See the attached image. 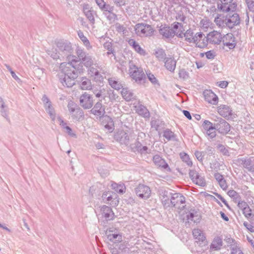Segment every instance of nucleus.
<instances>
[{"mask_svg":"<svg viewBox=\"0 0 254 254\" xmlns=\"http://www.w3.org/2000/svg\"><path fill=\"white\" fill-rule=\"evenodd\" d=\"M229 11H223L218 14L214 19V22L219 27H228L232 28L240 23V18L237 13L230 15Z\"/></svg>","mask_w":254,"mask_h":254,"instance_id":"nucleus-1","label":"nucleus"},{"mask_svg":"<svg viewBox=\"0 0 254 254\" xmlns=\"http://www.w3.org/2000/svg\"><path fill=\"white\" fill-rule=\"evenodd\" d=\"M61 68L64 73V78L65 85L68 87H71L74 84V80L77 77L75 67L70 63L62 64Z\"/></svg>","mask_w":254,"mask_h":254,"instance_id":"nucleus-2","label":"nucleus"},{"mask_svg":"<svg viewBox=\"0 0 254 254\" xmlns=\"http://www.w3.org/2000/svg\"><path fill=\"white\" fill-rule=\"evenodd\" d=\"M134 31L138 36L149 37L153 35L155 30L151 25L140 23L134 26Z\"/></svg>","mask_w":254,"mask_h":254,"instance_id":"nucleus-3","label":"nucleus"},{"mask_svg":"<svg viewBox=\"0 0 254 254\" xmlns=\"http://www.w3.org/2000/svg\"><path fill=\"white\" fill-rule=\"evenodd\" d=\"M128 74L135 82H140L145 78L143 69L133 64L129 66Z\"/></svg>","mask_w":254,"mask_h":254,"instance_id":"nucleus-4","label":"nucleus"},{"mask_svg":"<svg viewBox=\"0 0 254 254\" xmlns=\"http://www.w3.org/2000/svg\"><path fill=\"white\" fill-rule=\"evenodd\" d=\"M102 198L104 202L107 204L117 205L119 202V198L118 195L111 190L104 191L102 195Z\"/></svg>","mask_w":254,"mask_h":254,"instance_id":"nucleus-5","label":"nucleus"},{"mask_svg":"<svg viewBox=\"0 0 254 254\" xmlns=\"http://www.w3.org/2000/svg\"><path fill=\"white\" fill-rule=\"evenodd\" d=\"M172 204L177 209L179 212L182 211L185 206V198L181 193L174 194L171 199Z\"/></svg>","mask_w":254,"mask_h":254,"instance_id":"nucleus-6","label":"nucleus"},{"mask_svg":"<svg viewBox=\"0 0 254 254\" xmlns=\"http://www.w3.org/2000/svg\"><path fill=\"white\" fill-rule=\"evenodd\" d=\"M193 44L197 47L204 48L208 45L207 38L202 32H196L193 36Z\"/></svg>","mask_w":254,"mask_h":254,"instance_id":"nucleus-7","label":"nucleus"},{"mask_svg":"<svg viewBox=\"0 0 254 254\" xmlns=\"http://www.w3.org/2000/svg\"><path fill=\"white\" fill-rule=\"evenodd\" d=\"M223 35L220 31L213 30L207 34L206 38L210 44L218 45L221 44Z\"/></svg>","mask_w":254,"mask_h":254,"instance_id":"nucleus-8","label":"nucleus"},{"mask_svg":"<svg viewBox=\"0 0 254 254\" xmlns=\"http://www.w3.org/2000/svg\"><path fill=\"white\" fill-rule=\"evenodd\" d=\"M94 101L92 95L84 93L79 97V104L84 109H89L92 107Z\"/></svg>","mask_w":254,"mask_h":254,"instance_id":"nucleus-9","label":"nucleus"},{"mask_svg":"<svg viewBox=\"0 0 254 254\" xmlns=\"http://www.w3.org/2000/svg\"><path fill=\"white\" fill-rule=\"evenodd\" d=\"M221 43L223 44V48L231 50L235 47L236 42L235 38L232 33H227L225 35H223Z\"/></svg>","mask_w":254,"mask_h":254,"instance_id":"nucleus-10","label":"nucleus"},{"mask_svg":"<svg viewBox=\"0 0 254 254\" xmlns=\"http://www.w3.org/2000/svg\"><path fill=\"white\" fill-rule=\"evenodd\" d=\"M218 4V9L222 11H234L236 9L237 4L233 2V0H219Z\"/></svg>","mask_w":254,"mask_h":254,"instance_id":"nucleus-11","label":"nucleus"},{"mask_svg":"<svg viewBox=\"0 0 254 254\" xmlns=\"http://www.w3.org/2000/svg\"><path fill=\"white\" fill-rule=\"evenodd\" d=\"M136 194L140 198L147 199L151 195L150 188L144 185H139L135 189Z\"/></svg>","mask_w":254,"mask_h":254,"instance_id":"nucleus-12","label":"nucleus"},{"mask_svg":"<svg viewBox=\"0 0 254 254\" xmlns=\"http://www.w3.org/2000/svg\"><path fill=\"white\" fill-rule=\"evenodd\" d=\"M172 31L173 36L175 34L180 38H182L185 29L182 23L179 22H174L172 24Z\"/></svg>","mask_w":254,"mask_h":254,"instance_id":"nucleus-13","label":"nucleus"},{"mask_svg":"<svg viewBox=\"0 0 254 254\" xmlns=\"http://www.w3.org/2000/svg\"><path fill=\"white\" fill-rule=\"evenodd\" d=\"M238 207L242 210L243 214L247 218H250L253 216V211L244 201H239L238 204Z\"/></svg>","mask_w":254,"mask_h":254,"instance_id":"nucleus-14","label":"nucleus"},{"mask_svg":"<svg viewBox=\"0 0 254 254\" xmlns=\"http://www.w3.org/2000/svg\"><path fill=\"white\" fill-rule=\"evenodd\" d=\"M205 100L208 103L216 105L218 102V98L216 95L210 90H205L203 92Z\"/></svg>","mask_w":254,"mask_h":254,"instance_id":"nucleus-15","label":"nucleus"},{"mask_svg":"<svg viewBox=\"0 0 254 254\" xmlns=\"http://www.w3.org/2000/svg\"><path fill=\"white\" fill-rule=\"evenodd\" d=\"M102 124L109 132H112L114 129V123L113 120L108 116H106L103 118Z\"/></svg>","mask_w":254,"mask_h":254,"instance_id":"nucleus-16","label":"nucleus"},{"mask_svg":"<svg viewBox=\"0 0 254 254\" xmlns=\"http://www.w3.org/2000/svg\"><path fill=\"white\" fill-rule=\"evenodd\" d=\"M153 161L155 164L158 167L170 170V169L165 160L162 158V157L159 155H155L153 158Z\"/></svg>","mask_w":254,"mask_h":254,"instance_id":"nucleus-17","label":"nucleus"},{"mask_svg":"<svg viewBox=\"0 0 254 254\" xmlns=\"http://www.w3.org/2000/svg\"><path fill=\"white\" fill-rule=\"evenodd\" d=\"M128 43L136 53L142 56L146 55V52L145 50L141 48L139 44L136 42L134 39H129L128 41Z\"/></svg>","mask_w":254,"mask_h":254,"instance_id":"nucleus-18","label":"nucleus"},{"mask_svg":"<svg viewBox=\"0 0 254 254\" xmlns=\"http://www.w3.org/2000/svg\"><path fill=\"white\" fill-rule=\"evenodd\" d=\"M194 210H189L184 208L182 211H179V214L183 219L192 220L195 214Z\"/></svg>","mask_w":254,"mask_h":254,"instance_id":"nucleus-19","label":"nucleus"},{"mask_svg":"<svg viewBox=\"0 0 254 254\" xmlns=\"http://www.w3.org/2000/svg\"><path fill=\"white\" fill-rule=\"evenodd\" d=\"M192 235L196 242L200 243L206 240V237L202 231L198 229H194L192 231Z\"/></svg>","mask_w":254,"mask_h":254,"instance_id":"nucleus-20","label":"nucleus"},{"mask_svg":"<svg viewBox=\"0 0 254 254\" xmlns=\"http://www.w3.org/2000/svg\"><path fill=\"white\" fill-rule=\"evenodd\" d=\"M218 113L225 118L229 117L231 115L230 108L225 105H220L217 108Z\"/></svg>","mask_w":254,"mask_h":254,"instance_id":"nucleus-21","label":"nucleus"},{"mask_svg":"<svg viewBox=\"0 0 254 254\" xmlns=\"http://www.w3.org/2000/svg\"><path fill=\"white\" fill-rule=\"evenodd\" d=\"M92 114L96 116H100L105 112V110L103 107L101 102L96 103L94 107L91 110Z\"/></svg>","mask_w":254,"mask_h":254,"instance_id":"nucleus-22","label":"nucleus"},{"mask_svg":"<svg viewBox=\"0 0 254 254\" xmlns=\"http://www.w3.org/2000/svg\"><path fill=\"white\" fill-rule=\"evenodd\" d=\"M176 61L173 58H168L166 59L165 65L166 67L170 71H174L175 69Z\"/></svg>","mask_w":254,"mask_h":254,"instance_id":"nucleus-23","label":"nucleus"},{"mask_svg":"<svg viewBox=\"0 0 254 254\" xmlns=\"http://www.w3.org/2000/svg\"><path fill=\"white\" fill-rule=\"evenodd\" d=\"M160 34L166 38H169L173 36V33L172 30L168 26L160 27L159 29Z\"/></svg>","mask_w":254,"mask_h":254,"instance_id":"nucleus-24","label":"nucleus"},{"mask_svg":"<svg viewBox=\"0 0 254 254\" xmlns=\"http://www.w3.org/2000/svg\"><path fill=\"white\" fill-rule=\"evenodd\" d=\"M222 246V239L219 237H217L214 239L211 246L210 249L213 250H220Z\"/></svg>","mask_w":254,"mask_h":254,"instance_id":"nucleus-25","label":"nucleus"},{"mask_svg":"<svg viewBox=\"0 0 254 254\" xmlns=\"http://www.w3.org/2000/svg\"><path fill=\"white\" fill-rule=\"evenodd\" d=\"M111 188L116 192L120 193H125L126 190V188L124 184H118L116 183L112 184Z\"/></svg>","mask_w":254,"mask_h":254,"instance_id":"nucleus-26","label":"nucleus"},{"mask_svg":"<svg viewBox=\"0 0 254 254\" xmlns=\"http://www.w3.org/2000/svg\"><path fill=\"white\" fill-rule=\"evenodd\" d=\"M193 32L191 30L188 29L184 32L182 38L184 37L187 42L190 43H193Z\"/></svg>","mask_w":254,"mask_h":254,"instance_id":"nucleus-27","label":"nucleus"},{"mask_svg":"<svg viewBox=\"0 0 254 254\" xmlns=\"http://www.w3.org/2000/svg\"><path fill=\"white\" fill-rule=\"evenodd\" d=\"M80 87L83 90H89L91 88L90 80L86 77H82L80 84Z\"/></svg>","mask_w":254,"mask_h":254,"instance_id":"nucleus-28","label":"nucleus"},{"mask_svg":"<svg viewBox=\"0 0 254 254\" xmlns=\"http://www.w3.org/2000/svg\"><path fill=\"white\" fill-rule=\"evenodd\" d=\"M103 211L104 217L106 219H112L113 218V212L110 207L105 206L103 207Z\"/></svg>","mask_w":254,"mask_h":254,"instance_id":"nucleus-29","label":"nucleus"},{"mask_svg":"<svg viewBox=\"0 0 254 254\" xmlns=\"http://www.w3.org/2000/svg\"><path fill=\"white\" fill-rule=\"evenodd\" d=\"M211 25L210 21L207 18H203L200 22V26L203 30H207Z\"/></svg>","mask_w":254,"mask_h":254,"instance_id":"nucleus-30","label":"nucleus"},{"mask_svg":"<svg viewBox=\"0 0 254 254\" xmlns=\"http://www.w3.org/2000/svg\"><path fill=\"white\" fill-rule=\"evenodd\" d=\"M123 97L127 101H130L132 98V94L126 89H123L122 90Z\"/></svg>","mask_w":254,"mask_h":254,"instance_id":"nucleus-31","label":"nucleus"},{"mask_svg":"<svg viewBox=\"0 0 254 254\" xmlns=\"http://www.w3.org/2000/svg\"><path fill=\"white\" fill-rule=\"evenodd\" d=\"M109 83L111 87L116 90H119L121 89L122 85L117 81L115 80L113 78L109 79Z\"/></svg>","mask_w":254,"mask_h":254,"instance_id":"nucleus-32","label":"nucleus"},{"mask_svg":"<svg viewBox=\"0 0 254 254\" xmlns=\"http://www.w3.org/2000/svg\"><path fill=\"white\" fill-rule=\"evenodd\" d=\"M193 181L197 185L200 186H204L206 184L205 181L204 179L196 176V178H193Z\"/></svg>","mask_w":254,"mask_h":254,"instance_id":"nucleus-33","label":"nucleus"},{"mask_svg":"<svg viewBox=\"0 0 254 254\" xmlns=\"http://www.w3.org/2000/svg\"><path fill=\"white\" fill-rule=\"evenodd\" d=\"M163 136L168 140H170L175 137L174 133L171 130L169 129H167L165 131H164Z\"/></svg>","mask_w":254,"mask_h":254,"instance_id":"nucleus-34","label":"nucleus"},{"mask_svg":"<svg viewBox=\"0 0 254 254\" xmlns=\"http://www.w3.org/2000/svg\"><path fill=\"white\" fill-rule=\"evenodd\" d=\"M78 36L80 37V39L82 41L84 44L89 48H91L90 45V43L88 40L86 38L85 36H84L82 32L78 33Z\"/></svg>","mask_w":254,"mask_h":254,"instance_id":"nucleus-35","label":"nucleus"},{"mask_svg":"<svg viewBox=\"0 0 254 254\" xmlns=\"http://www.w3.org/2000/svg\"><path fill=\"white\" fill-rule=\"evenodd\" d=\"M108 239L111 241H114L116 239L118 238L117 242H120L122 241V236L118 234H112L108 235Z\"/></svg>","mask_w":254,"mask_h":254,"instance_id":"nucleus-36","label":"nucleus"},{"mask_svg":"<svg viewBox=\"0 0 254 254\" xmlns=\"http://www.w3.org/2000/svg\"><path fill=\"white\" fill-rule=\"evenodd\" d=\"M202 127L203 129L206 131L208 129L214 127L213 124L210 122L206 120L204 121L202 124Z\"/></svg>","mask_w":254,"mask_h":254,"instance_id":"nucleus-37","label":"nucleus"},{"mask_svg":"<svg viewBox=\"0 0 254 254\" xmlns=\"http://www.w3.org/2000/svg\"><path fill=\"white\" fill-rule=\"evenodd\" d=\"M97 5L103 10H107V6L104 0H96Z\"/></svg>","mask_w":254,"mask_h":254,"instance_id":"nucleus-38","label":"nucleus"},{"mask_svg":"<svg viewBox=\"0 0 254 254\" xmlns=\"http://www.w3.org/2000/svg\"><path fill=\"white\" fill-rule=\"evenodd\" d=\"M207 134L211 138H213L216 135V131L215 127L211 128L206 130Z\"/></svg>","mask_w":254,"mask_h":254,"instance_id":"nucleus-39","label":"nucleus"},{"mask_svg":"<svg viewBox=\"0 0 254 254\" xmlns=\"http://www.w3.org/2000/svg\"><path fill=\"white\" fill-rule=\"evenodd\" d=\"M147 77L149 80L153 84H156L157 83V80L155 76L151 73H147Z\"/></svg>","mask_w":254,"mask_h":254,"instance_id":"nucleus-40","label":"nucleus"},{"mask_svg":"<svg viewBox=\"0 0 254 254\" xmlns=\"http://www.w3.org/2000/svg\"><path fill=\"white\" fill-rule=\"evenodd\" d=\"M216 84L218 86H219L220 88H225L228 86V82L226 81H221L217 82L216 83Z\"/></svg>","mask_w":254,"mask_h":254,"instance_id":"nucleus-41","label":"nucleus"},{"mask_svg":"<svg viewBox=\"0 0 254 254\" xmlns=\"http://www.w3.org/2000/svg\"><path fill=\"white\" fill-rule=\"evenodd\" d=\"M205 56L208 59H213L215 56V53L213 51H209L205 53Z\"/></svg>","mask_w":254,"mask_h":254,"instance_id":"nucleus-42","label":"nucleus"},{"mask_svg":"<svg viewBox=\"0 0 254 254\" xmlns=\"http://www.w3.org/2000/svg\"><path fill=\"white\" fill-rule=\"evenodd\" d=\"M76 114H77V115L78 116L74 115L73 116V118L79 120L80 118L83 117V113L82 110H81L80 109H78V110H76Z\"/></svg>","mask_w":254,"mask_h":254,"instance_id":"nucleus-43","label":"nucleus"},{"mask_svg":"<svg viewBox=\"0 0 254 254\" xmlns=\"http://www.w3.org/2000/svg\"><path fill=\"white\" fill-rule=\"evenodd\" d=\"M176 18L178 21H180L184 22L186 19V17L184 14L180 13V14H178L176 16Z\"/></svg>","mask_w":254,"mask_h":254,"instance_id":"nucleus-44","label":"nucleus"},{"mask_svg":"<svg viewBox=\"0 0 254 254\" xmlns=\"http://www.w3.org/2000/svg\"><path fill=\"white\" fill-rule=\"evenodd\" d=\"M221 188L223 190H226L228 186L226 181L223 179L220 182H218Z\"/></svg>","mask_w":254,"mask_h":254,"instance_id":"nucleus-45","label":"nucleus"},{"mask_svg":"<svg viewBox=\"0 0 254 254\" xmlns=\"http://www.w3.org/2000/svg\"><path fill=\"white\" fill-rule=\"evenodd\" d=\"M118 6H121L126 4V0H113Z\"/></svg>","mask_w":254,"mask_h":254,"instance_id":"nucleus-46","label":"nucleus"},{"mask_svg":"<svg viewBox=\"0 0 254 254\" xmlns=\"http://www.w3.org/2000/svg\"><path fill=\"white\" fill-rule=\"evenodd\" d=\"M231 254H244L240 249L238 248H233L231 251Z\"/></svg>","mask_w":254,"mask_h":254,"instance_id":"nucleus-47","label":"nucleus"},{"mask_svg":"<svg viewBox=\"0 0 254 254\" xmlns=\"http://www.w3.org/2000/svg\"><path fill=\"white\" fill-rule=\"evenodd\" d=\"M244 226L251 232H254V227L247 222L244 223Z\"/></svg>","mask_w":254,"mask_h":254,"instance_id":"nucleus-48","label":"nucleus"},{"mask_svg":"<svg viewBox=\"0 0 254 254\" xmlns=\"http://www.w3.org/2000/svg\"><path fill=\"white\" fill-rule=\"evenodd\" d=\"M221 126L222 127H224L226 128V131H229L230 129L229 125L226 122H223L221 124Z\"/></svg>","mask_w":254,"mask_h":254,"instance_id":"nucleus-49","label":"nucleus"},{"mask_svg":"<svg viewBox=\"0 0 254 254\" xmlns=\"http://www.w3.org/2000/svg\"><path fill=\"white\" fill-rule=\"evenodd\" d=\"M214 176L218 182H220L223 179H224L223 176L219 173H216Z\"/></svg>","mask_w":254,"mask_h":254,"instance_id":"nucleus-50","label":"nucleus"},{"mask_svg":"<svg viewBox=\"0 0 254 254\" xmlns=\"http://www.w3.org/2000/svg\"><path fill=\"white\" fill-rule=\"evenodd\" d=\"M246 3L249 7H253L254 6V2L253 0H246Z\"/></svg>","mask_w":254,"mask_h":254,"instance_id":"nucleus-51","label":"nucleus"},{"mask_svg":"<svg viewBox=\"0 0 254 254\" xmlns=\"http://www.w3.org/2000/svg\"><path fill=\"white\" fill-rule=\"evenodd\" d=\"M105 47H107L108 49L109 50V52H108V54H110L111 53H113V51L112 50V48L111 49V50H110L109 49V47H110L111 48V44L110 43H106L105 44Z\"/></svg>","mask_w":254,"mask_h":254,"instance_id":"nucleus-52","label":"nucleus"},{"mask_svg":"<svg viewBox=\"0 0 254 254\" xmlns=\"http://www.w3.org/2000/svg\"><path fill=\"white\" fill-rule=\"evenodd\" d=\"M183 113H184V115L188 119H189V120H191V115H190V112L189 111L184 110V111H183Z\"/></svg>","mask_w":254,"mask_h":254,"instance_id":"nucleus-53","label":"nucleus"},{"mask_svg":"<svg viewBox=\"0 0 254 254\" xmlns=\"http://www.w3.org/2000/svg\"><path fill=\"white\" fill-rule=\"evenodd\" d=\"M220 215L221 217L226 221H228L229 220L228 217L225 214V213L223 212H220Z\"/></svg>","mask_w":254,"mask_h":254,"instance_id":"nucleus-54","label":"nucleus"},{"mask_svg":"<svg viewBox=\"0 0 254 254\" xmlns=\"http://www.w3.org/2000/svg\"><path fill=\"white\" fill-rule=\"evenodd\" d=\"M216 195L225 204H226L225 199L220 194L216 193Z\"/></svg>","mask_w":254,"mask_h":254,"instance_id":"nucleus-55","label":"nucleus"},{"mask_svg":"<svg viewBox=\"0 0 254 254\" xmlns=\"http://www.w3.org/2000/svg\"><path fill=\"white\" fill-rule=\"evenodd\" d=\"M68 110L70 113H73L75 110L74 107H71L70 105H68Z\"/></svg>","mask_w":254,"mask_h":254,"instance_id":"nucleus-56","label":"nucleus"},{"mask_svg":"<svg viewBox=\"0 0 254 254\" xmlns=\"http://www.w3.org/2000/svg\"><path fill=\"white\" fill-rule=\"evenodd\" d=\"M65 129H66L67 132L68 133V134H72V130L70 127L66 126L65 127Z\"/></svg>","mask_w":254,"mask_h":254,"instance_id":"nucleus-57","label":"nucleus"},{"mask_svg":"<svg viewBox=\"0 0 254 254\" xmlns=\"http://www.w3.org/2000/svg\"><path fill=\"white\" fill-rule=\"evenodd\" d=\"M247 239L254 248V241H253V240L249 237H247Z\"/></svg>","mask_w":254,"mask_h":254,"instance_id":"nucleus-58","label":"nucleus"},{"mask_svg":"<svg viewBox=\"0 0 254 254\" xmlns=\"http://www.w3.org/2000/svg\"><path fill=\"white\" fill-rule=\"evenodd\" d=\"M196 65H197V67L198 68H200V67H202L203 66V64L202 63H197V62H196Z\"/></svg>","mask_w":254,"mask_h":254,"instance_id":"nucleus-59","label":"nucleus"},{"mask_svg":"<svg viewBox=\"0 0 254 254\" xmlns=\"http://www.w3.org/2000/svg\"><path fill=\"white\" fill-rule=\"evenodd\" d=\"M182 157L183 158H184V159L187 160V159H189V156L185 153L184 154V156H183V155L182 156Z\"/></svg>","mask_w":254,"mask_h":254,"instance_id":"nucleus-60","label":"nucleus"},{"mask_svg":"<svg viewBox=\"0 0 254 254\" xmlns=\"http://www.w3.org/2000/svg\"><path fill=\"white\" fill-rule=\"evenodd\" d=\"M101 94H101V91H99V92H98V93H96V94H95V96H96V97L99 98V97H101Z\"/></svg>","mask_w":254,"mask_h":254,"instance_id":"nucleus-61","label":"nucleus"},{"mask_svg":"<svg viewBox=\"0 0 254 254\" xmlns=\"http://www.w3.org/2000/svg\"><path fill=\"white\" fill-rule=\"evenodd\" d=\"M229 193L230 194H231V193H234H234H236V192L235 191H234V190H232V191H229Z\"/></svg>","mask_w":254,"mask_h":254,"instance_id":"nucleus-62","label":"nucleus"},{"mask_svg":"<svg viewBox=\"0 0 254 254\" xmlns=\"http://www.w3.org/2000/svg\"><path fill=\"white\" fill-rule=\"evenodd\" d=\"M142 149L144 151H146L147 150V147L146 146H144Z\"/></svg>","mask_w":254,"mask_h":254,"instance_id":"nucleus-63","label":"nucleus"},{"mask_svg":"<svg viewBox=\"0 0 254 254\" xmlns=\"http://www.w3.org/2000/svg\"><path fill=\"white\" fill-rule=\"evenodd\" d=\"M2 228H3V229H5V230H7V231H9V230L7 228H6V227H3Z\"/></svg>","mask_w":254,"mask_h":254,"instance_id":"nucleus-64","label":"nucleus"}]
</instances>
